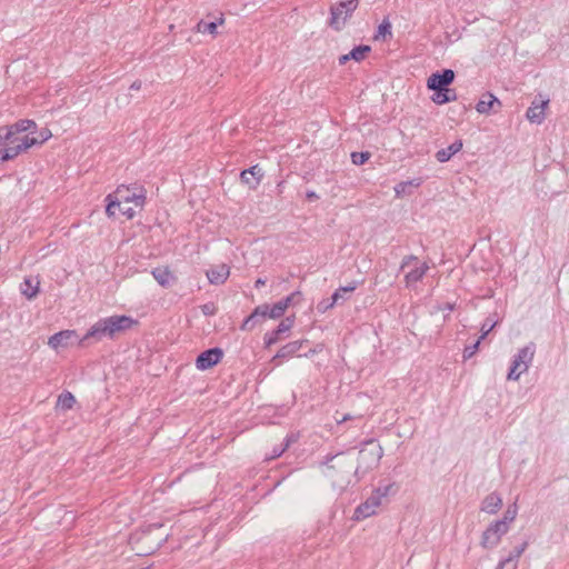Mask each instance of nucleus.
I'll list each match as a JSON object with an SVG mask.
<instances>
[{
  "instance_id": "obj_56",
  "label": "nucleus",
  "mask_w": 569,
  "mask_h": 569,
  "mask_svg": "<svg viewBox=\"0 0 569 569\" xmlns=\"http://www.w3.org/2000/svg\"><path fill=\"white\" fill-rule=\"evenodd\" d=\"M478 345H479V341H477V342L473 345V347H472V349H470V351H469V355H468V356H473V353H475V350H473V349H476V348L478 347Z\"/></svg>"
},
{
  "instance_id": "obj_55",
  "label": "nucleus",
  "mask_w": 569,
  "mask_h": 569,
  "mask_svg": "<svg viewBox=\"0 0 569 569\" xmlns=\"http://www.w3.org/2000/svg\"><path fill=\"white\" fill-rule=\"evenodd\" d=\"M332 306H333V303H332V302H330V303H326V305H323V302H321V303L318 306V308H319L320 310H327L328 308H330V307H332Z\"/></svg>"
},
{
  "instance_id": "obj_52",
  "label": "nucleus",
  "mask_w": 569,
  "mask_h": 569,
  "mask_svg": "<svg viewBox=\"0 0 569 569\" xmlns=\"http://www.w3.org/2000/svg\"><path fill=\"white\" fill-rule=\"evenodd\" d=\"M340 298H342V299H343V296H342V295H340V291H337V290H336V291L333 292L332 297H331V300H332L331 302L335 305V303H337V302H338V300H339Z\"/></svg>"
},
{
  "instance_id": "obj_28",
  "label": "nucleus",
  "mask_w": 569,
  "mask_h": 569,
  "mask_svg": "<svg viewBox=\"0 0 569 569\" xmlns=\"http://www.w3.org/2000/svg\"><path fill=\"white\" fill-rule=\"evenodd\" d=\"M76 403L74 396L69 392L64 391L58 397L57 406L60 407L62 410H70Z\"/></svg>"
},
{
  "instance_id": "obj_35",
  "label": "nucleus",
  "mask_w": 569,
  "mask_h": 569,
  "mask_svg": "<svg viewBox=\"0 0 569 569\" xmlns=\"http://www.w3.org/2000/svg\"><path fill=\"white\" fill-rule=\"evenodd\" d=\"M387 34L391 37V23L388 20H383L378 27L376 38L380 36L385 38Z\"/></svg>"
},
{
  "instance_id": "obj_36",
  "label": "nucleus",
  "mask_w": 569,
  "mask_h": 569,
  "mask_svg": "<svg viewBox=\"0 0 569 569\" xmlns=\"http://www.w3.org/2000/svg\"><path fill=\"white\" fill-rule=\"evenodd\" d=\"M200 309L204 316H214L218 312V308L214 302H207L200 306Z\"/></svg>"
},
{
  "instance_id": "obj_4",
  "label": "nucleus",
  "mask_w": 569,
  "mask_h": 569,
  "mask_svg": "<svg viewBox=\"0 0 569 569\" xmlns=\"http://www.w3.org/2000/svg\"><path fill=\"white\" fill-rule=\"evenodd\" d=\"M382 455V447L375 441H368L360 451L356 452L355 469L360 479L379 465Z\"/></svg>"
},
{
  "instance_id": "obj_37",
  "label": "nucleus",
  "mask_w": 569,
  "mask_h": 569,
  "mask_svg": "<svg viewBox=\"0 0 569 569\" xmlns=\"http://www.w3.org/2000/svg\"><path fill=\"white\" fill-rule=\"evenodd\" d=\"M497 320H493L491 318H487L481 327L482 336L481 338H485L497 325Z\"/></svg>"
},
{
  "instance_id": "obj_47",
  "label": "nucleus",
  "mask_w": 569,
  "mask_h": 569,
  "mask_svg": "<svg viewBox=\"0 0 569 569\" xmlns=\"http://www.w3.org/2000/svg\"><path fill=\"white\" fill-rule=\"evenodd\" d=\"M356 288L357 286L356 283H353L346 287H340L339 289H337V291H340V295L343 296L345 293H351L352 291H355Z\"/></svg>"
},
{
  "instance_id": "obj_23",
  "label": "nucleus",
  "mask_w": 569,
  "mask_h": 569,
  "mask_svg": "<svg viewBox=\"0 0 569 569\" xmlns=\"http://www.w3.org/2000/svg\"><path fill=\"white\" fill-rule=\"evenodd\" d=\"M431 99L437 104H445L457 100V94L455 90L445 88L443 91H435V94Z\"/></svg>"
},
{
  "instance_id": "obj_32",
  "label": "nucleus",
  "mask_w": 569,
  "mask_h": 569,
  "mask_svg": "<svg viewBox=\"0 0 569 569\" xmlns=\"http://www.w3.org/2000/svg\"><path fill=\"white\" fill-rule=\"evenodd\" d=\"M221 358H196V367L198 370H207L220 362Z\"/></svg>"
},
{
  "instance_id": "obj_9",
  "label": "nucleus",
  "mask_w": 569,
  "mask_h": 569,
  "mask_svg": "<svg viewBox=\"0 0 569 569\" xmlns=\"http://www.w3.org/2000/svg\"><path fill=\"white\" fill-rule=\"evenodd\" d=\"M455 80V72L451 69H443L440 72L432 73L427 80V87L432 91H443Z\"/></svg>"
},
{
  "instance_id": "obj_31",
  "label": "nucleus",
  "mask_w": 569,
  "mask_h": 569,
  "mask_svg": "<svg viewBox=\"0 0 569 569\" xmlns=\"http://www.w3.org/2000/svg\"><path fill=\"white\" fill-rule=\"evenodd\" d=\"M518 515V506L516 502L508 506L506 509L502 519H499L498 521H505L506 527L510 530V525L515 521L516 517Z\"/></svg>"
},
{
  "instance_id": "obj_22",
  "label": "nucleus",
  "mask_w": 569,
  "mask_h": 569,
  "mask_svg": "<svg viewBox=\"0 0 569 569\" xmlns=\"http://www.w3.org/2000/svg\"><path fill=\"white\" fill-rule=\"evenodd\" d=\"M284 333V320L282 319L276 329L266 332L264 335V346L266 348H269L273 343H276L278 340H280L281 335Z\"/></svg>"
},
{
  "instance_id": "obj_14",
  "label": "nucleus",
  "mask_w": 569,
  "mask_h": 569,
  "mask_svg": "<svg viewBox=\"0 0 569 569\" xmlns=\"http://www.w3.org/2000/svg\"><path fill=\"white\" fill-rule=\"evenodd\" d=\"M530 360L531 358H516L511 363L507 379L515 381L518 380L525 372L528 371L530 367Z\"/></svg>"
},
{
  "instance_id": "obj_53",
  "label": "nucleus",
  "mask_w": 569,
  "mask_h": 569,
  "mask_svg": "<svg viewBox=\"0 0 569 569\" xmlns=\"http://www.w3.org/2000/svg\"><path fill=\"white\" fill-rule=\"evenodd\" d=\"M349 60H351V59H350V57H349V53H347V54H342V56L339 58V64L343 66V64H346Z\"/></svg>"
},
{
  "instance_id": "obj_40",
  "label": "nucleus",
  "mask_w": 569,
  "mask_h": 569,
  "mask_svg": "<svg viewBox=\"0 0 569 569\" xmlns=\"http://www.w3.org/2000/svg\"><path fill=\"white\" fill-rule=\"evenodd\" d=\"M51 136H52L51 131L48 128H43L39 131V133L36 138H38V141L40 142V144H42L47 140H49L51 138Z\"/></svg>"
},
{
  "instance_id": "obj_61",
  "label": "nucleus",
  "mask_w": 569,
  "mask_h": 569,
  "mask_svg": "<svg viewBox=\"0 0 569 569\" xmlns=\"http://www.w3.org/2000/svg\"><path fill=\"white\" fill-rule=\"evenodd\" d=\"M281 480H282V478L278 479V480L276 481V486H279V485H280V482H281Z\"/></svg>"
},
{
  "instance_id": "obj_29",
  "label": "nucleus",
  "mask_w": 569,
  "mask_h": 569,
  "mask_svg": "<svg viewBox=\"0 0 569 569\" xmlns=\"http://www.w3.org/2000/svg\"><path fill=\"white\" fill-rule=\"evenodd\" d=\"M106 214L109 217V218H114L116 217V208H119L120 209V206H121V202L117 199V197L112 193H109L107 197H106Z\"/></svg>"
},
{
  "instance_id": "obj_8",
  "label": "nucleus",
  "mask_w": 569,
  "mask_h": 569,
  "mask_svg": "<svg viewBox=\"0 0 569 569\" xmlns=\"http://www.w3.org/2000/svg\"><path fill=\"white\" fill-rule=\"evenodd\" d=\"M509 529L506 527L505 521H492L481 535L480 546L483 549H493L499 546L501 539L507 535Z\"/></svg>"
},
{
  "instance_id": "obj_60",
  "label": "nucleus",
  "mask_w": 569,
  "mask_h": 569,
  "mask_svg": "<svg viewBox=\"0 0 569 569\" xmlns=\"http://www.w3.org/2000/svg\"><path fill=\"white\" fill-rule=\"evenodd\" d=\"M308 198H318L315 192H308Z\"/></svg>"
},
{
  "instance_id": "obj_17",
  "label": "nucleus",
  "mask_w": 569,
  "mask_h": 569,
  "mask_svg": "<svg viewBox=\"0 0 569 569\" xmlns=\"http://www.w3.org/2000/svg\"><path fill=\"white\" fill-rule=\"evenodd\" d=\"M495 104L500 107L501 102L491 92H487L476 104V110L479 113H489V111L493 108Z\"/></svg>"
},
{
  "instance_id": "obj_50",
  "label": "nucleus",
  "mask_w": 569,
  "mask_h": 569,
  "mask_svg": "<svg viewBox=\"0 0 569 569\" xmlns=\"http://www.w3.org/2000/svg\"><path fill=\"white\" fill-rule=\"evenodd\" d=\"M299 296V292H293L291 293L290 296H287V299H286V302H287V308L289 307V305L291 303H296V298Z\"/></svg>"
},
{
  "instance_id": "obj_11",
  "label": "nucleus",
  "mask_w": 569,
  "mask_h": 569,
  "mask_svg": "<svg viewBox=\"0 0 569 569\" xmlns=\"http://www.w3.org/2000/svg\"><path fill=\"white\" fill-rule=\"evenodd\" d=\"M528 547V542L525 541L521 545L515 547L506 558L501 559L496 569H517L519 559Z\"/></svg>"
},
{
  "instance_id": "obj_41",
  "label": "nucleus",
  "mask_w": 569,
  "mask_h": 569,
  "mask_svg": "<svg viewBox=\"0 0 569 569\" xmlns=\"http://www.w3.org/2000/svg\"><path fill=\"white\" fill-rule=\"evenodd\" d=\"M197 356H223V351L219 347H213L201 351Z\"/></svg>"
},
{
  "instance_id": "obj_45",
  "label": "nucleus",
  "mask_w": 569,
  "mask_h": 569,
  "mask_svg": "<svg viewBox=\"0 0 569 569\" xmlns=\"http://www.w3.org/2000/svg\"><path fill=\"white\" fill-rule=\"evenodd\" d=\"M302 343L303 342H298V341L288 342L287 343V353H295L302 346Z\"/></svg>"
},
{
  "instance_id": "obj_10",
  "label": "nucleus",
  "mask_w": 569,
  "mask_h": 569,
  "mask_svg": "<svg viewBox=\"0 0 569 569\" xmlns=\"http://www.w3.org/2000/svg\"><path fill=\"white\" fill-rule=\"evenodd\" d=\"M383 502L376 496L373 492L371 496L360 506L357 507L355 511V519L356 520H362L368 517H371L377 513L379 507Z\"/></svg>"
},
{
  "instance_id": "obj_44",
  "label": "nucleus",
  "mask_w": 569,
  "mask_h": 569,
  "mask_svg": "<svg viewBox=\"0 0 569 569\" xmlns=\"http://www.w3.org/2000/svg\"><path fill=\"white\" fill-rule=\"evenodd\" d=\"M284 453V445L280 443L279 446L274 447L272 455L267 458V460L276 459Z\"/></svg>"
},
{
  "instance_id": "obj_38",
  "label": "nucleus",
  "mask_w": 569,
  "mask_h": 569,
  "mask_svg": "<svg viewBox=\"0 0 569 569\" xmlns=\"http://www.w3.org/2000/svg\"><path fill=\"white\" fill-rule=\"evenodd\" d=\"M412 184L411 181H402L400 183H398L396 187H395V192H396V196L397 197H402L403 194L407 193V189Z\"/></svg>"
},
{
  "instance_id": "obj_13",
  "label": "nucleus",
  "mask_w": 569,
  "mask_h": 569,
  "mask_svg": "<svg viewBox=\"0 0 569 569\" xmlns=\"http://www.w3.org/2000/svg\"><path fill=\"white\" fill-rule=\"evenodd\" d=\"M262 169L254 164L249 169H244L240 172V180L243 184H247L250 189H256L262 178Z\"/></svg>"
},
{
  "instance_id": "obj_6",
  "label": "nucleus",
  "mask_w": 569,
  "mask_h": 569,
  "mask_svg": "<svg viewBox=\"0 0 569 569\" xmlns=\"http://www.w3.org/2000/svg\"><path fill=\"white\" fill-rule=\"evenodd\" d=\"M117 199L122 203L133 202L136 207L143 208L147 199V190L143 186L131 183L129 186L120 184L113 192Z\"/></svg>"
},
{
  "instance_id": "obj_1",
  "label": "nucleus",
  "mask_w": 569,
  "mask_h": 569,
  "mask_svg": "<svg viewBox=\"0 0 569 569\" xmlns=\"http://www.w3.org/2000/svg\"><path fill=\"white\" fill-rule=\"evenodd\" d=\"M356 461V451L341 452L329 458L321 472L335 489L343 491L360 480L355 469Z\"/></svg>"
},
{
  "instance_id": "obj_62",
  "label": "nucleus",
  "mask_w": 569,
  "mask_h": 569,
  "mask_svg": "<svg viewBox=\"0 0 569 569\" xmlns=\"http://www.w3.org/2000/svg\"><path fill=\"white\" fill-rule=\"evenodd\" d=\"M290 441H291V440L287 438V440H286L287 448L289 447Z\"/></svg>"
},
{
  "instance_id": "obj_46",
  "label": "nucleus",
  "mask_w": 569,
  "mask_h": 569,
  "mask_svg": "<svg viewBox=\"0 0 569 569\" xmlns=\"http://www.w3.org/2000/svg\"><path fill=\"white\" fill-rule=\"evenodd\" d=\"M120 211L123 216L127 217V219H132L136 216V211L131 207H121Z\"/></svg>"
},
{
  "instance_id": "obj_51",
  "label": "nucleus",
  "mask_w": 569,
  "mask_h": 569,
  "mask_svg": "<svg viewBox=\"0 0 569 569\" xmlns=\"http://www.w3.org/2000/svg\"><path fill=\"white\" fill-rule=\"evenodd\" d=\"M142 87L141 80H136L131 83L130 89L131 90H140Z\"/></svg>"
},
{
  "instance_id": "obj_7",
  "label": "nucleus",
  "mask_w": 569,
  "mask_h": 569,
  "mask_svg": "<svg viewBox=\"0 0 569 569\" xmlns=\"http://www.w3.org/2000/svg\"><path fill=\"white\" fill-rule=\"evenodd\" d=\"M91 340H84L83 337H79L76 330H62L53 336H51L48 340V345L56 351L59 349L67 348L69 346H89Z\"/></svg>"
},
{
  "instance_id": "obj_33",
  "label": "nucleus",
  "mask_w": 569,
  "mask_h": 569,
  "mask_svg": "<svg viewBox=\"0 0 569 569\" xmlns=\"http://www.w3.org/2000/svg\"><path fill=\"white\" fill-rule=\"evenodd\" d=\"M371 154L370 152H352L351 153V161L353 164L360 166L366 163L370 159Z\"/></svg>"
},
{
  "instance_id": "obj_30",
  "label": "nucleus",
  "mask_w": 569,
  "mask_h": 569,
  "mask_svg": "<svg viewBox=\"0 0 569 569\" xmlns=\"http://www.w3.org/2000/svg\"><path fill=\"white\" fill-rule=\"evenodd\" d=\"M18 134L12 126H1L0 127V140L1 143L12 144L17 139L14 136Z\"/></svg>"
},
{
  "instance_id": "obj_5",
  "label": "nucleus",
  "mask_w": 569,
  "mask_h": 569,
  "mask_svg": "<svg viewBox=\"0 0 569 569\" xmlns=\"http://www.w3.org/2000/svg\"><path fill=\"white\" fill-rule=\"evenodd\" d=\"M359 6V0L340 1L330 8L329 26L340 31Z\"/></svg>"
},
{
  "instance_id": "obj_48",
  "label": "nucleus",
  "mask_w": 569,
  "mask_h": 569,
  "mask_svg": "<svg viewBox=\"0 0 569 569\" xmlns=\"http://www.w3.org/2000/svg\"><path fill=\"white\" fill-rule=\"evenodd\" d=\"M335 418H336L337 423H342V422H346L348 420H352V419H355L357 417L347 413V415H343L341 417L336 416Z\"/></svg>"
},
{
  "instance_id": "obj_19",
  "label": "nucleus",
  "mask_w": 569,
  "mask_h": 569,
  "mask_svg": "<svg viewBox=\"0 0 569 569\" xmlns=\"http://www.w3.org/2000/svg\"><path fill=\"white\" fill-rule=\"evenodd\" d=\"M39 286L40 281L38 279L36 280V283H33V280L31 278H24L23 282L21 283V293L28 300H32L39 293Z\"/></svg>"
},
{
  "instance_id": "obj_59",
  "label": "nucleus",
  "mask_w": 569,
  "mask_h": 569,
  "mask_svg": "<svg viewBox=\"0 0 569 569\" xmlns=\"http://www.w3.org/2000/svg\"><path fill=\"white\" fill-rule=\"evenodd\" d=\"M446 309H447V310H450V311H451V310H453V305H451V303H447V305H446Z\"/></svg>"
},
{
  "instance_id": "obj_15",
  "label": "nucleus",
  "mask_w": 569,
  "mask_h": 569,
  "mask_svg": "<svg viewBox=\"0 0 569 569\" xmlns=\"http://www.w3.org/2000/svg\"><path fill=\"white\" fill-rule=\"evenodd\" d=\"M549 100H541L540 102L533 101L527 110V118L531 122L541 123L545 120V109L547 108Z\"/></svg>"
},
{
  "instance_id": "obj_57",
  "label": "nucleus",
  "mask_w": 569,
  "mask_h": 569,
  "mask_svg": "<svg viewBox=\"0 0 569 569\" xmlns=\"http://www.w3.org/2000/svg\"><path fill=\"white\" fill-rule=\"evenodd\" d=\"M286 321H287V330H289L290 326H291V321H290V318L287 317L286 318Z\"/></svg>"
},
{
  "instance_id": "obj_26",
  "label": "nucleus",
  "mask_w": 569,
  "mask_h": 569,
  "mask_svg": "<svg viewBox=\"0 0 569 569\" xmlns=\"http://www.w3.org/2000/svg\"><path fill=\"white\" fill-rule=\"evenodd\" d=\"M11 126L17 133H21V132H26V131L34 132L37 130V123L30 119L18 120L17 122H14Z\"/></svg>"
},
{
  "instance_id": "obj_54",
  "label": "nucleus",
  "mask_w": 569,
  "mask_h": 569,
  "mask_svg": "<svg viewBox=\"0 0 569 569\" xmlns=\"http://www.w3.org/2000/svg\"><path fill=\"white\" fill-rule=\"evenodd\" d=\"M264 283H266V280H264V279L258 278V279L256 280V282H254V287L258 289V288H260V287L264 286Z\"/></svg>"
},
{
  "instance_id": "obj_21",
  "label": "nucleus",
  "mask_w": 569,
  "mask_h": 569,
  "mask_svg": "<svg viewBox=\"0 0 569 569\" xmlns=\"http://www.w3.org/2000/svg\"><path fill=\"white\" fill-rule=\"evenodd\" d=\"M428 270H429L428 263L427 262L421 263L420 267L412 269L405 276L406 283L409 286L412 283L419 282L423 278V276L427 273Z\"/></svg>"
},
{
  "instance_id": "obj_42",
  "label": "nucleus",
  "mask_w": 569,
  "mask_h": 569,
  "mask_svg": "<svg viewBox=\"0 0 569 569\" xmlns=\"http://www.w3.org/2000/svg\"><path fill=\"white\" fill-rule=\"evenodd\" d=\"M418 261V257L413 256V254H409V256H406L402 261H401V264H400V270H405V268L409 267L412 262H417Z\"/></svg>"
},
{
  "instance_id": "obj_58",
  "label": "nucleus",
  "mask_w": 569,
  "mask_h": 569,
  "mask_svg": "<svg viewBox=\"0 0 569 569\" xmlns=\"http://www.w3.org/2000/svg\"><path fill=\"white\" fill-rule=\"evenodd\" d=\"M273 356L280 357V356H284V353H282V349H280Z\"/></svg>"
},
{
  "instance_id": "obj_16",
  "label": "nucleus",
  "mask_w": 569,
  "mask_h": 569,
  "mask_svg": "<svg viewBox=\"0 0 569 569\" xmlns=\"http://www.w3.org/2000/svg\"><path fill=\"white\" fill-rule=\"evenodd\" d=\"M502 507V498L496 492L488 495L481 502L480 510L488 515H496Z\"/></svg>"
},
{
  "instance_id": "obj_12",
  "label": "nucleus",
  "mask_w": 569,
  "mask_h": 569,
  "mask_svg": "<svg viewBox=\"0 0 569 569\" xmlns=\"http://www.w3.org/2000/svg\"><path fill=\"white\" fill-rule=\"evenodd\" d=\"M206 276L211 284H223L230 276V268L226 263L213 266L206 271Z\"/></svg>"
},
{
  "instance_id": "obj_34",
  "label": "nucleus",
  "mask_w": 569,
  "mask_h": 569,
  "mask_svg": "<svg viewBox=\"0 0 569 569\" xmlns=\"http://www.w3.org/2000/svg\"><path fill=\"white\" fill-rule=\"evenodd\" d=\"M16 158L14 151L12 149V146L7 144L6 148L0 149V161L6 162L13 160Z\"/></svg>"
},
{
  "instance_id": "obj_2",
  "label": "nucleus",
  "mask_w": 569,
  "mask_h": 569,
  "mask_svg": "<svg viewBox=\"0 0 569 569\" xmlns=\"http://www.w3.org/2000/svg\"><path fill=\"white\" fill-rule=\"evenodd\" d=\"M139 321L130 316L113 315L98 320L84 335V340L100 341L103 337L114 338L137 326Z\"/></svg>"
},
{
  "instance_id": "obj_49",
  "label": "nucleus",
  "mask_w": 569,
  "mask_h": 569,
  "mask_svg": "<svg viewBox=\"0 0 569 569\" xmlns=\"http://www.w3.org/2000/svg\"><path fill=\"white\" fill-rule=\"evenodd\" d=\"M12 149L14 151L16 157H18L20 153L26 152V147L20 142L17 146H12Z\"/></svg>"
},
{
  "instance_id": "obj_27",
  "label": "nucleus",
  "mask_w": 569,
  "mask_h": 569,
  "mask_svg": "<svg viewBox=\"0 0 569 569\" xmlns=\"http://www.w3.org/2000/svg\"><path fill=\"white\" fill-rule=\"evenodd\" d=\"M371 51V47L367 44H360L355 47L350 52L349 57L351 60L361 62L366 59L367 54Z\"/></svg>"
},
{
  "instance_id": "obj_3",
  "label": "nucleus",
  "mask_w": 569,
  "mask_h": 569,
  "mask_svg": "<svg viewBox=\"0 0 569 569\" xmlns=\"http://www.w3.org/2000/svg\"><path fill=\"white\" fill-rule=\"evenodd\" d=\"M284 315V298H281L274 305H260L243 320L242 330H252L257 325L266 319H279Z\"/></svg>"
},
{
  "instance_id": "obj_39",
  "label": "nucleus",
  "mask_w": 569,
  "mask_h": 569,
  "mask_svg": "<svg viewBox=\"0 0 569 569\" xmlns=\"http://www.w3.org/2000/svg\"><path fill=\"white\" fill-rule=\"evenodd\" d=\"M21 143L23 144V147H26V150H28L34 146H41L40 142L38 141V138L29 137V136H24L21 139Z\"/></svg>"
},
{
  "instance_id": "obj_20",
  "label": "nucleus",
  "mask_w": 569,
  "mask_h": 569,
  "mask_svg": "<svg viewBox=\"0 0 569 569\" xmlns=\"http://www.w3.org/2000/svg\"><path fill=\"white\" fill-rule=\"evenodd\" d=\"M224 22L223 17L218 18L216 21L207 22L204 20H200L196 26V31L201 33H210L212 36L217 34V28L219 24Z\"/></svg>"
},
{
  "instance_id": "obj_43",
  "label": "nucleus",
  "mask_w": 569,
  "mask_h": 569,
  "mask_svg": "<svg viewBox=\"0 0 569 569\" xmlns=\"http://www.w3.org/2000/svg\"><path fill=\"white\" fill-rule=\"evenodd\" d=\"M536 352V346L533 343H529L519 350L517 356H533Z\"/></svg>"
},
{
  "instance_id": "obj_25",
  "label": "nucleus",
  "mask_w": 569,
  "mask_h": 569,
  "mask_svg": "<svg viewBox=\"0 0 569 569\" xmlns=\"http://www.w3.org/2000/svg\"><path fill=\"white\" fill-rule=\"evenodd\" d=\"M398 490V486L395 482L379 486L372 492L383 502L389 496L395 495Z\"/></svg>"
},
{
  "instance_id": "obj_24",
  "label": "nucleus",
  "mask_w": 569,
  "mask_h": 569,
  "mask_svg": "<svg viewBox=\"0 0 569 569\" xmlns=\"http://www.w3.org/2000/svg\"><path fill=\"white\" fill-rule=\"evenodd\" d=\"M152 276L156 279V281L161 287H169L170 286V279L173 278L171 271L168 268L161 269V268H154L152 270Z\"/></svg>"
},
{
  "instance_id": "obj_18",
  "label": "nucleus",
  "mask_w": 569,
  "mask_h": 569,
  "mask_svg": "<svg viewBox=\"0 0 569 569\" xmlns=\"http://www.w3.org/2000/svg\"><path fill=\"white\" fill-rule=\"evenodd\" d=\"M461 149H462V141L457 140L453 143H451L448 148L437 151L436 159L439 162H447L451 159L452 156L458 153Z\"/></svg>"
}]
</instances>
